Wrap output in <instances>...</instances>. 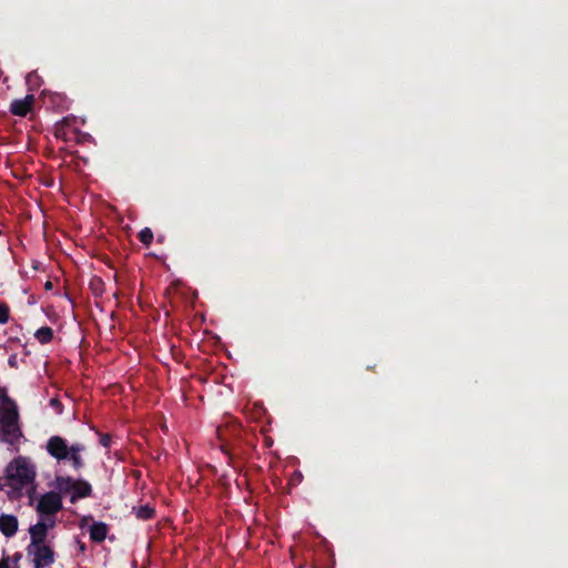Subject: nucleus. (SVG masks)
Masks as SVG:
<instances>
[{
    "label": "nucleus",
    "instance_id": "f257e3e1",
    "mask_svg": "<svg viewBox=\"0 0 568 568\" xmlns=\"http://www.w3.org/2000/svg\"><path fill=\"white\" fill-rule=\"evenodd\" d=\"M45 448L48 454L58 462L69 459L75 470H80L84 466L81 453L84 452L85 446L81 443L69 446L65 438L55 435L48 439Z\"/></svg>",
    "mask_w": 568,
    "mask_h": 568
},
{
    "label": "nucleus",
    "instance_id": "f03ea898",
    "mask_svg": "<svg viewBox=\"0 0 568 568\" xmlns=\"http://www.w3.org/2000/svg\"><path fill=\"white\" fill-rule=\"evenodd\" d=\"M36 471L23 457L13 459L7 467V478L13 488H22L34 480Z\"/></svg>",
    "mask_w": 568,
    "mask_h": 568
},
{
    "label": "nucleus",
    "instance_id": "7ed1b4c3",
    "mask_svg": "<svg viewBox=\"0 0 568 568\" xmlns=\"http://www.w3.org/2000/svg\"><path fill=\"white\" fill-rule=\"evenodd\" d=\"M57 489L60 494L71 493L70 501L75 504L81 498H87L92 495V486L89 481L83 479H73L69 476H59L55 479Z\"/></svg>",
    "mask_w": 568,
    "mask_h": 568
},
{
    "label": "nucleus",
    "instance_id": "20e7f679",
    "mask_svg": "<svg viewBox=\"0 0 568 568\" xmlns=\"http://www.w3.org/2000/svg\"><path fill=\"white\" fill-rule=\"evenodd\" d=\"M19 414L17 407L13 405L7 408L0 417V435L2 440L13 444L21 436L18 425Z\"/></svg>",
    "mask_w": 568,
    "mask_h": 568
},
{
    "label": "nucleus",
    "instance_id": "39448f33",
    "mask_svg": "<svg viewBox=\"0 0 568 568\" xmlns=\"http://www.w3.org/2000/svg\"><path fill=\"white\" fill-rule=\"evenodd\" d=\"M26 551L28 557H32L33 568H47L55 560V552L48 544L27 547Z\"/></svg>",
    "mask_w": 568,
    "mask_h": 568
},
{
    "label": "nucleus",
    "instance_id": "423d86ee",
    "mask_svg": "<svg viewBox=\"0 0 568 568\" xmlns=\"http://www.w3.org/2000/svg\"><path fill=\"white\" fill-rule=\"evenodd\" d=\"M62 509L61 494L49 491L42 495L37 505L40 515H54Z\"/></svg>",
    "mask_w": 568,
    "mask_h": 568
},
{
    "label": "nucleus",
    "instance_id": "0eeeda50",
    "mask_svg": "<svg viewBox=\"0 0 568 568\" xmlns=\"http://www.w3.org/2000/svg\"><path fill=\"white\" fill-rule=\"evenodd\" d=\"M55 523L52 520L50 524L44 521H38L29 528L30 544L27 547H33L38 545H45L47 537L50 528H53Z\"/></svg>",
    "mask_w": 568,
    "mask_h": 568
},
{
    "label": "nucleus",
    "instance_id": "6e6552de",
    "mask_svg": "<svg viewBox=\"0 0 568 568\" xmlns=\"http://www.w3.org/2000/svg\"><path fill=\"white\" fill-rule=\"evenodd\" d=\"M34 102L33 94H27L23 99H16L10 104V112L17 116H26Z\"/></svg>",
    "mask_w": 568,
    "mask_h": 568
},
{
    "label": "nucleus",
    "instance_id": "1a4fd4ad",
    "mask_svg": "<svg viewBox=\"0 0 568 568\" xmlns=\"http://www.w3.org/2000/svg\"><path fill=\"white\" fill-rule=\"evenodd\" d=\"M0 531L8 538L14 536L18 531V519L13 515L0 516Z\"/></svg>",
    "mask_w": 568,
    "mask_h": 568
},
{
    "label": "nucleus",
    "instance_id": "9d476101",
    "mask_svg": "<svg viewBox=\"0 0 568 568\" xmlns=\"http://www.w3.org/2000/svg\"><path fill=\"white\" fill-rule=\"evenodd\" d=\"M108 535V525L102 521L93 523L90 527V539L94 542H102Z\"/></svg>",
    "mask_w": 568,
    "mask_h": 568
},
{
    "label": "nucleus",
    "instance_id": "9b49d317",
    "mask_svg": "<svg viewBox=\"0 0 568 568\" xmlns=\"http://www.w3.org/2000/svg\"><path fill=\"white\" fill-rule=\"evenodd\" d=\"M34 337L40 344H48L53 339V329L49 326H42L37 329Z\"/></svg>",
    "mask_w": 568,
    "mask_h": 568
},
{
    "label": "nucleus",
    "instance_id": "f8f14e48",
    "mask_svg": "<svg viewBox=\"0 0 568 568\" xmlns=\"http://www.w3.org/2000/svg\"><path fill=\"white\" fill-rule=\"evenodd\" d=\"M155 510L150 505H141L135 509L136 518L141 520H149L154 517Z\"/></svg>",
    "mask_w": 568,
    "mask_h": 568
},
{
    "label": "nucleus",
    "instance_id": "ddd939ff",
    "mask_svg": "<svg viewBox=\"0 0 568 568\" xmlns=\"http://www.w3.org/2000/svg\"><path fill=\"white\" fill-rule=\"evenodd\" d=\"M90 290L92 292V294L94 296H102V294L104 293V282L102 281L101 277H98V276H94L91 281H90Z\"/></svg>",
    "mask_w": 568,
    "mask_h": 568
},
{
    "label": "nucleus",
    "instance_id": "4468645a",
    "mask_svg": "<svg viewBox=\"0 0 568 568\" xmlns=\"http://www.w3.org/2000/svg\"><path fill=\"white\" fill-rule=\"evenodd\" d=\"M138 239L140 240V242L146 246L151 245L152 241H153V232L150 227H144L142 229L139 234H138Z\"/></svg>",
    "mask_w": 568,
    "mask_h": 568
},
{
    "label": "nucleus",
    "instance_id": "2eb2a0df",
    "mask_svg": "<svg viewBox=\"0 0 568 568\" xmlns=\"http://www.w3.org/2000/svg\"><path fill=\"white\" fill-rule=\"evenodd\" d=\"M10 317V307L7 303H0V324L8 323Z\"/></svg>",
    "mask_w": 568,
    "mask_h": 568
},
{
    "label": "nucleus",
    "instance_id": "dca6fc26",
    "mask_svg": "<svg viewBox=\"0 0 568 568\" xmlns=\"http://www.w3.org/2000/svg\"><path fill=\"white\" fill-rule=\"evenodd\" d=\"M99 442L103 447L109 448L111 445L112 438L109 434H101Z\"/></svg>",
    "mask_w": 568,
    "mask_h": 568
},
{
    "label": "nucleus",
    "instance_id": "f3484780",
    "mask_svg": "<svg viewBox=\"0 0 568 568\" xmlns=\"http://www.w3.org/2000/svg\"><path fill=\"white\" fill-rule=\"evenodd\" d=\"M8 363L11 367H16L17 366V361H16V355H11L8 359Z\"/></svg>",
    "mask_w": 568,
    "mask_h": 568
},
{
    "label": "nucleus",
    "instance_id": "a211bd4d",
    "mask_svg": "<svg viewBox=\"0 0 568 568\" xmlns=\"http://www.w3.org/2000/svg\"><path fill=\"white\" fill-rule=\"evenodd\" d=\"M0 568H10L8 558L0 560Z\"/></svg>",
    "mask_w": 568,
    "mask_h": 568
},
{
    "label": "nucleus",
    "instance_id": "6ab92c4d",
    "mask_svg": "<svg viewBox=\"0 0 568 568\" xmlns=\"http://www.w3.org/2000/svg\"><path fill=\"white\" fill-rule=\"evenodd\" d=\"M222 452L229 456L230 459H232V454L230 449L226 447V445H222Z\"/></svg>",
    "mask_w": 568,
    "mask_h": 568
},
{
    "label": "nucleus",
    "instance_id": "aec40b11",
    "mask_svg": "<svg viewBox=\"0 0 568 568\" xmlns=\"http://www.w3.org/2000/svg\"><path fill=\"white\" fill-rule=\"evenodd\" d=\"M52 287H53L52 283L50 281H47V283L44 284V288L47 291H50V290H52Z\"/></svg>",
    "mask_w": 568,
    "mask_h": 568
},
{
    "label": "nucleus",
    "instance_id": "412c9836",
    "mask_svg": "<svg viewBox=\"0 0 568 568\" xmlns=\"http://www.w3.org/2000/svg\"><path fill=\"white\" fill-rule=\"evenodd\" d=\"M57 138H60L61 136V133L59 130H57V133H55Z\"/></svg>",
    "mask_w": 568,
    "mask_h": 568
},
{
    "label": "nucleus",
    "instance_id": "4be33fe9",
    "mask_svg": "<svg viewBox=\"0 0 568 568\" xmlns=\"http://www.w3.org/2000/svg\"><path fill=\"white\" fill-rule=\"evenodd\" d=\"M80 549H81L82 551H83V550H85V546L82 544V545L80 546Z\"/></svg>",
    "mask_w": 568,
    "mask_h": 568
}]
</instances>
